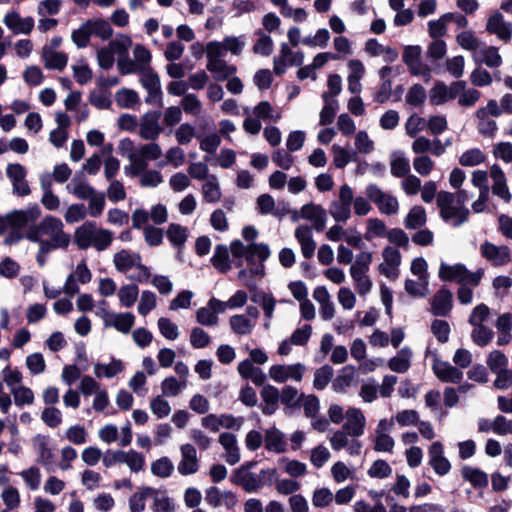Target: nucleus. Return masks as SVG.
I'll list each match as a JSON object with an SVG mask.
<instances>
[{
  "label": "nucleus",
  "mask_w": 512,
  "mask_h": 512,
  "mask_svg": "<svg viewBox=\"0 0 512 512\" xmlns=\"http://www.w3.org/2000/svg\"><path fill=\"white\" fill-rule=\"evenodd\" d=\"M258 231L253 226H246L242 230V237L248 242L245 245L240 240H234L230 243V253L233 262L237 267L243 265L245 260L252 267L242 269L238 273V279L250 290L256 288L255 278H261L264 275V264L270 257V248L264 243H255Z\"/></svg>",
  "instance_id": "f257e3e1"
},
{
  "label": "nucleus",
  "mask_w": 512,
  "mask_h": 512,
  "mask_svg": "<svg viewBox=\"0 0 512 512\" xmlns=\"http://www.w3.org/2000/svg\"><path fill=\"white\" fill-rule=\"evenodd\" d=\"M25 238L42 245V251L66 248L70 243V236L64 232L62 221L54 216H46L40 223L30 226Z\"/></svg>",
  "instance_id": "f03ea898"
},
{
  "label": "nucleus",
  "mask_w": 512,
  "mask_h": 512,
  "mask_svg": "<svg viewBox=\"0 0 512 512\" xmlns=\"http://www.w3.org/2000/svg\"><path fill=\"white\" fill-rule=\"evenodd\" d=\"M41 215L38 205H32L25 209L13 210L7 214H0V235L6 234L4 244L12 246L25 238L22 229L30 222H34Z\"/></svg>",
  "instance_id": "7ed1b4c3"
},
{
  "label": "nucleus",
  "mask_w": 512,
  "mask_h": 512,
  "mask_svg": "<svg viewBox=\"0 0 512 512\" xmlns=\"http://www.w3.org/2000/svg\"><path fill=\"white\" fill-rule=\"evenodd\" d=\"M113 264L118 272L126 274L132 281L145 283L151 277L149 267L142 264L137 252L123 249L114 254Z\"/></svg>",
  "instance_id": "20e7f679"
},
{
  "label": "nucleus",
  "mask_w": 512,
  "mask_h": 512,
  "mask_svg": "<svg viewBox=\"0 0 512 512\" xmlns=\"http://www.w3.org/2000/svg\"><path fill=\"white\" fill-rule=\"evenodd\" d=\"M113 234L111 231L98 228L94 222H85L74 233V242L80 249L94 247L103 251L111 244Z\"/></svg>",
  "instance_id": "39448f33"
},
{
  "label": "nucleus",
  "mask_w": 512,
  "mask_h": 512,
  "mask_svg": "<svg viewBox=\"0 0 512 512\" xmlns=\"http://www.w3.org/2000/svg\"><path fill=\"white\" fill-rule=\"evenodd\" d=\"M113 35V28L110 23L101 18L90 19L84 22L71 34V40L78 48H85L89 45L90 37L95 36L101 40H108Z\"/></svg>",
  "instance_id": "423d86ee"
},
{
  "label": "nucleus",
  "mask_w": 512,
  "mask_h": 512,
  "mask_svg": "<svg viewBox=\"0 0 512 512\" xmlns=\"http://www.w3.org/2000/svg\"><path fill=\"white\" fill-rule=\"evenodd\" d=\"M372 260L371 252L362 251L356 255L349 268V275L353 280L354 288L362 297L369 294L373 288V282L368 275Z\"/></svg>",
  "instance_id": "0eeeda50"
},
{
  "label": "nucleus",
  "mask_w": 512,
  "mask_h": 512,
  "mask_svg": "<svg viewBox=\"0 0 512 512\" xmlns=\"http://www.w3.org/2000/svg\"><path fill=\"white\" fill-rule=\"evenodd\" d=\"M483 273L482 269L470 272L465 265L461 263L449 265L442 262L439 266L438 276L443 281H456L460 284L477 286L481 281Z\"/></svg>",
  "instance_id": "6e6552de"
},
{
  "label": "nucleus",
  "mask_w": 512,
  "mask_h": 512,
  "mask_svg": "<svg viewBox=\"0 0 512 512\" xmlns=\"http://www.w3.org/2000/svg\"><path fill=\"white\" fill-rule=\"evenodd\" d=\"M353 202V189L343 184L340 186L338 196L329 204V214L337 223H346L351 218Z\"/></svg>",
  "instance_id": "1a4fd4ad"
},
{
  "label": "nucleus",
  "mask_w": 512,
  "mask_h": 512,
  "mask_svg": "<svg viewBox=\"0 0 512 512\" xmlns=\"http://www.w3.org/2000/svg\"><path fill=\"white\" fill-rule=\"evenodd\" d=\"M365 194L366 197L376 205L381 214L395 215L398 213V199L394 195L383 191L378 185H367L365 188Z\"/></svg>",
  "instance_id": "9d476101"
},
{
  "label": "nucleus",
  "mask_w": 512,
  "mask_h": 512,
  "mask_svg": "<svg viewBox=\"0 0 512 512\" xmlns=\"http://www.w3.org/2000/svg\"><path fill=\"white\" fill-rule=\"evenodd\" d=\"M306 372V366L302 363L274 364L270 366L268 376L276 383L287 381L301 382Z\"/></svg>",
  "instance_id": "9b49d317"
},
{
  "label": "nucleus",
  "mask_w": 512,
  "mask_h": 512,
  "mask_svg": "<svg viewBox=\"0 0 512 512\" xmlns=\"http://www.w3.org/2000/svg\"><path fill=\"white\" fill-rule=\"evenodd\" d=\"M31 441L37 456V463L42 465L47 471H52L55 464V449L49 436L37 434Z\"/></svg>",
  "instance_id": "f8f14e48"
},
{
  "label": "nucleus",
  "mask_w": 512,
  "mask_h": 512,
  "mask_svg": "<svg viewBox=\"0 0 512 512\" xmlns=\"http://www.w3.org/2000/svg\"><path fill=\"white\" fill-rule=\"evenodd\" d=\"M465 81H455L450 85L438 82L429 92V100L432 105H442L455 99L466 88Z\"/></svg>",
  "instance_id": "ddd939ff"
},
{
  "label": "nucleus",
  "mask_w": 512,
  "mask_h": 512,
  "mask_svg": "<svg viewBox=\"0 0 512 512\" xmlns=\"http://www.w3.org/2000/svg\"><path fill=\"white\" fill-rule=\"evenodd\" d=\"M207 64L206 69L214 76L217 81H224L237 72L235 65H230L224 60V56L219 52H214L206 48Z\"/></svg>",
  "instance_id": "4468645a"
},
{
  "label": "nucleus",
  "mask_w": 512,
  "mask_h": 512,
  "mask_svg": "<svg viewBox=\"0 0 512 512\" xmlns=\"http://www.w3.org/2000/svg\"><path fill=\"white\" fill-rule=\"evenodd\" d=\"M243 423V417H235L231 414H208L201 419V425L214 433L222 428L239 431Z\"/></svg>",
  "instance_id": "2eb2a0df"
},
{
  "label": "nucleus",
  "mask_w": 512,
  "mask_h": 512,
  "mask_svg": "<svg viewBox=\"0 0 512 512\" xmlns=\"http://www.w3.org/2000/svg\"><path fill=\"white\" fill-rule=\"evenodd\" d=\"M247 44V37L245 35L239 36H226L222 41H210L207 43L206 48L214 52H219L220 55L225 56L230 53L234 56L242 54Z\"/></svg>",
  "instance_id": "dca6fc26"
},
{
  "label": "nucleus",
  "mask_w": 512,
  "mask_h": 512,
  "mask_svg": "<svg viewBox=\"0 0 512 512\" xmlns=\"http://www.w3.org/2000/svg\"><path fill=\"white\" fill-rule=\"evenodd\" d=\"M205 502L212 508L232 510L237 505L238 498L232 491L211 486L205 490Z\"/></svg>",
  "instance_id": "f3484780"
},
{
  "label": "nucleus",
  "mask_w": 512,
  "mask_h": 512,
  "mask_svg": "<svg viewBox=\"0 0 512 512\" xmlns=\"http://www.w3.org/2000/svg\"><path fill=\"white\" fill-rule=\"evenodd\" d=\"M293 219H304L310 221L312 228L320 232L326 226L327 212L321 205L308 203L303 205L299 212L296 211L294 213Z\"/></svg>",
  "instance_id": "a211bd4d"
},
{
  "label": "nucleus",
  "mask_w": 512,
  "mask_h": 512,
  "mask_svg": "<svg viewBox=\"0 0 512 512\" xmlns=\"http://www.w3.org/2000/svg\"><path fill=\"white\" fill-rule=\"evenodd\" d=\"M343 429L334 432L330 438V445L334 451L345 449L350 456H358L361 453L362 443Z\"/></svg>",
  "instance_id": "6ab92c4d"
},
{
  "label": "nucleus",
  "mask_w": 512,
  "mask_h": 512,
  "mask_svg": "<svg viewBox=\"0 0 512 512\" xmlns=\"http://www.w3.org/2000/svg\"><path fill=\"white\" fill-rule=\"evenodd\" d=\"M382 259L383 261L378 265L379 273L390 280L398 278L401 264L400 252L392 246H386L382 250Z\"/></svg>",
  "instance_id": "aec40b11"
},
{
  "label": "nucleus",
  "mask_w": 512,
  "mask_h": 512,
  "mask_svg": "<svg viewBox=\"0 0 512 512\" xmlns=\"http://www.w3.org/2000/svg\"><path fill=\"white\" fill-rule=\"evenodd\" d=\"M422 49L418 45L405 47L402 59L414 76L430 77V69L421 60Z\"/></svg>",
  "instance_id": "412c9836"
},
{
  "label": "nucleus",
  "mask_w": 512,
  "mask_h": 512,
  "mask_svg": "<svg viewBox=\"0 0 512 512\" xmlns=\"http://www.w3.org/2000/svg\"><path fill=\"white\" fill-rule=\"evenodd\" d=\"M6 175L11 181L12 190L15 195L24 197L31 193L26 180L27 170L23 165L18 163L8 164L6 167Z\"/></svg>",
  "instance_id": "4be33fe9"
},
{
  "label": "nucleus",
  "mask_w": 512,
  "mask_h": 512,
  "mask_svg": "<svg viewBox=\"0 0 512 512\" xmlns=\"http://www.w3.org/2000/svg\"><path fill=\"white\" fill-rule=\"evenodd\" d=\"M393 428V419H380L374 433V449L378 452H392L395 442L390 436Z\"/></svg>",
  "instance_id": "5701e85b"
},
{
  "label": "nucleus",
  "mask_w": 512,
  "mask_h": 512,
  "mask_svg": "<svg viewBox=\"0 0 512 512\" xmlns=\"http://www.w3.org/2000/svg\"><path fill=\"white\" fill-rule=\"evenodd\" d=\"M160 116L161 113L159 111H149L141 117L139 123V135L142 139L148 141H155L158 139L162 132V127L159 122Z\"/></svg>",
  "instance_id": "b1692460"
},
{
  "label": "nucleus",
  "mask_w": 512,
  "mask_h": 512,
  "mask_svg": "<svg viewBox=\"0 0 512 512\" xmlns=\"http://www.w3.org/2000/svg\"><path fill=\"white\" fill-rule=\"evenodd\" d=\"M97 315L103 318L106 327H113L123 334L129 333L135 323V316L130 312L116 313L103 310L102 314L97 312Z\"/></svg>",
  "instance_id": "393cba45"
},
{
  "label": "nucleus",
  "mask_w": 512,
  "mask_h": 512,
  "mask_svg": "<svg viewBox=\"0 0 512 512\" xmlns=\"http://www.w3.org/2000/svg\"><path fill=\"white\" fill-rule=\"evenodd\" d=\"M91 279V271L83 260L76 266L75 270L68 275L63 286V293L72 296L79 291L78 283L87 284Z\"/></svg>",
  "instance_id": "a878e982"
},
{
  "label": "nucleus",
  "mask_w": 512,
  "mask_h": 512,
  "mask_svg": "<svg viewBox=\"0 0 512 512\" xmlns=\"http://www.w3.org/2000/svg\"><path fill=\"white\" fill-rule=\"evenodd\" d=\"M486 31L494 34L498 39L508 42L512 37V23L504 19V16L495 11L487 19Z\"/></svg>",
  "instance_id": "bb28decb"
},
{
  "label": "nucleus",
  "mask_w": 512,
  "mask_h": 512,
  "mask_svg": "<svg viewBox=\"0 0 512 512\" xmlns=\"http://www.w3.org/2000/svg\"><path fill=\"white\" fill-rule=\"evenodd\" d=\"M429 465L439 476L447 475L451 470L450 461L444 456V448L441 442H433L428 450Z\"/></svg>",
  "instance_id": "cd10ccee"
},
{
  "label": "nucleus",
  "mask_w": 512,
  "mask_h": 512,
  "mask_svg": "<svg viewBox=\"0 0 512 512\" xmlns=\"http://www.w3.org/2000/svg\"><path fill=\"white\" fill-rule=\"evenodd\" d=\"M480 253L494 266H503L507 264L511 258V252L507 246H497L488 241L480 246Z\"/></svg>",
  "instance_id": "c85d7f7f"
},
{
  "label": "nucleus",
  "mask_w": 512,
  "mask_h": 512,
  "mask_svg": "<svg viewBox=\"0 0 512 512\" xmlns=\"http://www.w3.org/2000/svg\"><path fill=\"white\" fill-rule=\"evenodd\" d=\"M231 481L249 493L256 492L263 486L262 479L258 475L247 471L246 466H240L236 469L231 476Z\"/></svg>",
  "instance_id": "c756f323"
},
{
  "label": "nucleus",
  "mask_w": 512,
  "mask_h": 512,
  "mask_svg": "<svg viewBox=\"0 0 512 512\" xmlns=\"http://www.w3.org/2000/svg\"><path fill=\"white\" fill-rule=\"evenodd\" d=\"M181 460L178 463L177 470L183 475L195 474L199 469L197 451L191 444H183L180 447Z\"/></svg>",
  "instance_id": "7c9ffc66"
},
{
  "label": "nucleus",
  "mask_w": 512,
  "mask_h": 512,
  "mask_svg": "<svg viewBox=\"0 0 512 512\" xmlns=\"http://www.w3.org/2000/svg\"><path fill=\"white\" fill-rule=\"evenodd\" d=\"M472 59L476 64H484L489 68H498L502 65V57L495 46H488L484 42L480 48L472 54Z\"/></svg>",
  "instance_id": "2f4dec72"
},
{
  "label": "nucleus",
  "mask_w": 512,
  "mask_h": 512,
  "mask_svg": "<svg viewBox=\"0 0 512 512\" xmlns=\"http://www.w3.org/2000/svg\"><path fill=\"white\" fill-rule=\"evenodd\" d=\"M3 23L14 34L25 35H29L35 25L34 19L32 17L29 16L22 18L16 11L8 12L3 18Z\"/></svg>",
  "instance_id": "473e14b6"
},
{
  "label": "nucleus",
  "mask_w": 512,
  "mask_h": 512,
  "mask_svg": "<svg viewBox=\"0 0 512 512\" xmlns=\"http://www.w3.org/2000/svg\"><path fill=\"white\" fill-rule=\"evenodd\" d=\"M346 422L343 430L348 431L354 437H360L364 434L366 418L359 408L350 407L345 414Z\"/></svg>",
  "instance_id": "72a5a7b5"
},
{
  "label": "nucleus",
  "mask_w": 512,
  "mask_h": 512,
  "mask_svg": "<svg viewBox=\"0 0 512 512\" xmlns=\"http://www.w3.org/2000/svg\"><path fill=\"white\" fill-rule=\"evenodd\" d=\"M218 441L225 451L223 457L226 463L231 466L237 464L241 459V453L236 436L224 432L219 435Z\"/></svg>",
  "instance_id": "f704fd0d"
},
{
  "label": "nucleus",
  "mask_w": 512,
  "mask_h": 512,
  "mask_svg": "<svg viewBox=\"0 0 512 512\" xmlns=\"http://www.w3.org/2000/svg\"><path fill=\"white\" fill-rule=\"evenodd\" d=\"M140 81L148 93L146 102L150 104L157 103L161 95V85L158 75L148 69L141 70Z\"/></svg>",
  "instance_id": "c9c22d12"
},
{
  "label": "nucleus",
  "mask_w": 512,
  "mask_h": 512,
  "mask_svg": "<svg viewBox=\"0 0 512 512\" xmlns=\"http://www.w3.org/2000/svg\"><path fill=\"white\" fill-rule=\"evenodd\" d=\"M432 368L437 378L443 382L460 383L463 378L462 371L449 362L435 359Z\"/></svg>",
  "instance_id": "e433bc0d"
},
{
  "label": "nucleus",
  "mask_w": 512,
  "mask_h": 512,
  "mask_svg": "<svg viewBox=\"0 0 512 512\" xmlns=\"http://www.w3.org/2000/svg\"><path fill=\"white\" fill-rule=\"evenodd\" d=\"M490 177L493 180L492 193L503 199L506 203L510 202L512 196L507 186L505 174L499 165L494 164L491 166Z\"/></svg>",
  "instance_id": "4c0bfd02"
},
{
  "label": "nucleus",
  "mask_w": 512,
  "mask_h": 512,
  "mask_svg": "<svg viewBox=\"0 0 512 512\" xmlns=\"http://www.w3.org/2000/svg\"><path fill=\"white\" fill-rule=\"evenodd\" d=\"M294 236L300 245L303 257L310 259L314 255L316 249L312 228L308 225H299L295 229Z\"/></svg>",
  "instance_id": "58836bf2"
},
{
  "label": "nucleus",
  "mask_w": 512,
  "mask_h": 512,
  "mask_svg": "<svg viewBox=\"0 0 512 512\" xmlns=\"http://www.w3.org/2000/svg\"><path fill=\"white\" fill-rule=\"evenodd\" d=\"M125 369V364L122 360L111 358L110 362H96L93 365V373L98 379H111L121 374Z\"/></svg>",
  "instance_id": "ea45409f"
},
{
  "label": "nucleus",
  "mask_w": 512,
  "mask_h": 512,
  "mask_svg": "<svg viewBox=\"0 0 512 512\" xmlns=\"http://www.w3.org/2000/svg\"><path fill=\"white\" fill-rule=\"evenodd\" d=\"M431 312L435 316H447L452 309V293L445 288L440 289L431 299Z\"/></svg>",
  "instance_id": "a19ab883"
},
{
  "label": "nucleus",
  "mask_w": 512,
  "mask_h": 512,
  "mask_svg": "<svg viewBox=\"0 0 512 512\" xmlns=\"http://www.w3.org/2000/svg\"><path fill=\"white\" fill-rule=\"evenodd\" d=\"M264 445L267 451L273 453H284L287 450L285 435L276 427H271L265 431Z\"/></svg>",
  "instance_id": "79ce46f5"
},
{
  "label": "nucleus",
  "mask_w": 512,
  "mask_h": 512,
  "mask_svg": "<svg viewBox=\"0 0 512 512\" xmlns=\"http://www.w3.org/2000/svg\"><path fill=\"white\" fill-rule=\"evenodd\" d=\"M153 501L151 509L153 512H175L176 505L164 488H153L151 495Z\"/></svg>",
  "instance_id": "37998d69"
},
{
  "label": "nucleus",
  "mask_w": 512,
  "mask_h": 512,
  "mask_svg": "<svg viewBox=\"0 0 512 512\" xmlns=\"http://www.w3.org/2000/svg\"><path fill=\"white\" fill-rule=\"evenodd\" d=\"M66 190L68 193L74 195L80 200L92 197L96 191L81 175L74 176V178L66 185Z\"/></svg>",
  "instance_id": "c03bdc74"
},
{
  "label": "nucleus",
  "mask_w": 512,
  "mask_h": 512,
  "mask_svg": "<svg viewBox=\"0 0 512 512\" xmlns=\"http://www.w3.org/2000/svg\"><path fill=\"white\" fill-rule=\"evenodd\" d=\"M261 398L264 402L262 412L265 415H271L278 409L280 401V391L272 385H266L261 390Z\"/></svg>",
  "instance_id": "a18cd8bd"
},
{
  "label": "nucleus",
  "mask_w": 512,
  "mask_h": 512,
  "mask_svg": "<svg viewBox=\"0 0 512 512\" xmlns=\"http://www.w3.org/2000/svg\"><path fill=\"white\" fill-rule=\"evenodd\" d=\"M413 353L409 347H403L388 361V367L396 373H405L411 366Z\"/></svg>",
  "instance_id": "49530a36"
},
{
  "label": "nucleus",
  "mask_w": 512,
  "mask_h": 512,
  "mask_svg": "<svg viewBox=\"0 0 512 512\" xmlns=\"http://www.w3.org/2000/svg\"><path fill=\"white\" fill-rule=\"evenodd\" d=\"M461 476L475 489L484 488L488 485V475L479 468L465 465L461 468Z\"/></svg>",
  "instance_id": "de8ad7c7"
},
{
  "label": "nucleus",
  "mask_w": 512,
  "mask_h": 512,
  "mask_svg": "<svg viewBox=\"0 0 512 512\" xmlns=\"http://www.w3.org/2000/svg\"><path fill=\"white\" fill-rule=\"evenodd\" d=\"M42 59L46 68L60 71L68 62V56L64 52L52 51L50 48H42Z\"/></svg>",
  "instance_id": "09e8293b"
},
{
  "label": "nucleus",
  "mask_w": 512,
  "mask_h": 512,
  "mask_svg": "<svg viewBox=\"0 0 512 512\" xmlns=\"http://www.w3.org/2000/svg\"><path fill=\"white\" fill-rule=\"evenodd\" d=\"M391 174L397 178H403L410 174V163L404 152L394 151L390 155Z\"/></svg>",
  "instance_id": "8fccbe9b"
},
{
  "label": "nucleus",
  "mask_w": 512,
  "mask_h": 512,
  "mask_svg": "<svg viewBox=\"0 0 512 512\" xmlns=\"http://www.w3.org/2000/svg\"><path fill=\"white\" fill-rule=\"evenodd\" d=\"M470 211L463 205H454L440 212L444 221H451L453 226L458 227L468 220Z\"/></svg>",
  "instance_id": "3c124183"
},
{
  "label": "nucleus",
  "mask_w": 512,
  "mask_h": 512,
  "mask_svg": "<svg viewBox=\"0 0 512 512\" xmlns=\"http://www.w3.org/2000/svg\"><path fill=\"white\" fill-rule=\"evenodd\" d=\"M153 487L143 486L129 498L130 512H143L146 508V500L151 498Z\"/></svg>",
  "instance_id": "603ef678"
},
{
  "label": "nucleus",
  "mask_w": 512,
  "mask_h": 512,
  "mask_svg": "<svg viewBox=\"0 0 512 512\" xmlns=\"http://www.w3.org/2000/svg\"><path fill=\"white\" fill-rule=\"evenodd\" d=\"M229 251L225 245H217L211 258L212 265L221 273H227L231 269Z\"/></svg>",
  "instance_id": "864d4df0"
},
{
  "label": "nucleus",
  "mask_w": 512,
  "mask_h": 512,
  "mask_svg": "<svg viewBox=\"0 0 512 512\" xmlns=\"http://www.w3.org/2000/svg\"><path fill=\"white\" fill-rule=\"evenodd\" d=\"M203 199L208 203H216L221 199L222 193L218 178L210 175L202 185Z\"/></svg>",
  "instance_id": "5fc2aeb1"
},
{
  "label": "nucleus",
  "mask_w": 512,
  "mask_h": 512,
  "mask_svg": "<svg viewBox=\"0 0 512 512\" xmlns=\"http://www.w3.org/2000/svg\"><path fill=\"white\" fill-rule=\"evenodd\" d=\"M117 296L121 307L130 308L138 299L139 288L134 283L122 285L117 291Z\"/></svg>",
  "instance_id": "6e6d98bb"
},
{
  "label": "nucleus",
  "mask_w": 512,
  "mask_h": 512,
  "mask_svg": "<svg viewBox=\"0 0 512 512\" xmlns=\"http://www.w3.org/2000/svg\"><path fill=\"white\" fill-rule=\"evenodd\" d=\"M252 114L256 116L260 121H271L278 122L282 115L280 111H277L268 101L259 102L252 110Z\"/></svg>",
  "instance_id": "4d7b16f0"
},
{
  "label": "nucleus",
  "mask_w": 512,
  "mask_h": 512,
  "mask_svg": "<svg viewBox=\"0 0 512 512\" xmlns=\"http://www.w3.org/2000/svg\"><path fill=\"white\" fill-rule=\"evenodd\" d=\"M387 230L388 229L383 220L379 218H368L366 220V230L364 233V238L367 241H371L377 237H386Z\"/></svg>",
  "instance_id": "13d9d810"
},
{
  "label": "nucleus",
  "mask_w": 512,
  "mask_h": 512,
  "mask_svg": "<svg viewBox=\"0 0 512 512\" xmlns=\"http://www.w3.org/2000/svg\"><path fill=\"white\" fill-rule=\"evenodd\" d=\"M486 161V155L480 148H471L464 151L458 159L463 167H475Z\"/></svg>",
  "instance_id": "bf43d9fd"
},
{
  "label": "nucleus",
  "mask_w": 512,
  "mask_h": 512,
  "mask_svg": "<svg viewBox=\"0 0 512 512\" xmlns=\"http://www.w3.org/2000/svg\"><path fill=\"white\" fill-rule=\"evenodd\" d=\"M324 106L320 112V124L328 125L334 120L335 114L338 110V102L335 99H330L329 93H323Z\"/></svg>",
  "instance_id": "052dcab7"
},
{
  "label": "nucleus",
  "mask_w": 512,
  "mask_h": 512,
  "mask_svg": "<svg viewBox=\"0 0 512 512\" xmlns=\"http://www.w3.org/2000/svg\"><path fill=\"white\" fill-rule=\"evenodd\" d=\"M257 206L261 214H272L277 217H282L287 213L283 206L282 209L275 207V201L269 194H263L257 199Z\"/></svg>",
  "instance_id": "680f3d73"
},
{
  "label": "nucleus",
  "mask_w": 512,
  "mask_h": 512,
  "mask_svg": "<svg viewBox=\"0 0 512 512\" xmlns=\"http://www.w3.org/2000/svg\"><path fill=\"white\" fill-rule=\"evenodd\" d=\"M188 381L178 380L175 377H167L161 382L162 395L166 397H176L180 392L186 389Z\"/></svg>",
  "instance_id": "e2e57ef3"
},
{
  "label": "nucleus",
  "mask_w": 512,
  "mask_h": 512,
  "mask_svg": "<svg viewBox=\"0 0 512 512\" xmlns=\"http://www.w3.org/2000/svg\"><path fill=\"white\" fill-rule=\"evenodd\" d=\"M229 323L233 332L239 335L250 334L255 327V321L250 320L246 315H233Z\"/></svg>",
  "instance_id": "0e129e2a"
},
{
  "label": "nucleus",
  "mask_w": 512,
  "mask_h": 512,
  "mask_svg": "<svg viewBox=\"0 0 512 512\" xmlns=\"http://www.w3.org/2000/svg\"><path fill=\"white\" fill-rule=\"evenodd\" d=\"M145 462V456L142 453L133 449L124 451L123 464H126L131 472L139 473L142 471Z\"/></svg>",
  "instance_id": "69168bd1"
},
{
  "label": "nucleus",
  "mask_w": 512,
  "mask_h": 512,
  "mask_svg": "<svg viewBox=\"0 0 512 512\" xmlns=\"http://www.w3.org/2000/svg\"><path fill=\"white\" fill-rule=\"evenodd\" d=\"M426 223V211L422 206H414L407 214L404 225L407 229H416Z\"/></svg>",
  "instance_id": "338daca9"
},
{
  "label": "nucleus",
  "mask_w": 512,
  "mask_h": 512,
  "mask_svg": "<svg viewBox=\"0 0 512 512\" xmlns=\"http://www.w3.org/2000/svg\"><path fill=\"white\" fill-rule=\"evenodd\" d=\"M486 363L493 374L508 369V358L499 350L491 351L487 357Z\"/></svg>",
  "instance_id": "774afa93"
}]
</instances>
